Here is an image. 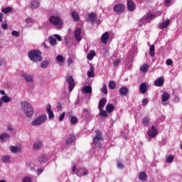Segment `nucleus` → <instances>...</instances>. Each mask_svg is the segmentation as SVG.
<instances>
[{
	"instance_id": "obj_1",
	"label": "nucleus",
	"mask_w": 182,
	"mask_h": 182,
	"mask_svg": "<svg viewBox=\"0 0 182 182\" xmlns=\"http://www.w3.org/2000/svg\"><path fill=\"white\" fill-rule=\"evenodd\" d=\"M21 105L24 114L26 117L31 119L33 116V107H32V105L26 101L21 102Z\"/></svg>"
},
{
	"instance_id": "obj_2",
	"label": "nucleus",
	"mask_w": 182,
	"mask_h": 182,
	"mask_svg": "<svg viewBox=\"0 0 182 182\" xmlns=\"http://www.w3.org/2000/svg\"><path fill=\"white\" fill-rule=\"evenodd\" d=\"M28 56L33 62H42V53L38 50H32L28 53Z\"/></svg>"
},
{
	"instance_id": "obj_3",
	"label": "nucleus",
	"mask_w": 182,
	"mask_h": 182,
	"mask_svg": "<svg viewBox=\"0 0 182 182\" xmlns=\"http://www.w3.org/2000/svg\"><path fill=\"white\" fill-rule=\"evenodd\" d=\"M48 119V116L45 114L37 117L33 122H31V126H41L43 123H45Z\"/></svg>"
},
{
	"instance_id": "obj_4",
	"label": "nucleus",
	"mask_w": 182,
	"mask_h": 182,
	"mask_svg": "<svg viewBox=\"0 0 182 182\" xmlns=\"http://www.w3.org/2000/svg\"><path fill=\"white\" fill-rule=\"evenodd\" d=\"M103 134L100 130L95 131V136L93 138V144L97 146V143L103 141Z\"/></svg>"
},
{
	"instance_id": "obj_5",
	"label": "nucleus",
	"mask_w": 182,
	"mask_h": 182,
	"mask_svg": "<svg viewBox=\"0 0 182 182\" xmlns=\"http://www.w3.org/2000/svg\"><path fill=\"white\" fill-rule=\"evenodd\" d=\"M49 22L50 23H52V25H54V26H58V25L62 26V20H60V17L58 16H50L49 18Z\"/></svg>"
},
{
	"instance_id": "obj_6",
	"label": "nucleus",
	"mask_w": 182,
	"mask_h": 182,
	"mask_svg": "<svg viewBox=\"0 0 182 182\" xmlns=\"http://www.w3.org/2000/svg\"><path fill=\"white\" fill-rule=\"evenodd\" d=\"M126 9V6L123 5L122 4H118L114 6L113 11L115 14H117V15H122L123 12H124V10Z\"/></svg>"
},
{
	"instance_id": "obj_7",
	"label": "nucleus",
	"mask_w": 182,
	"mask_h": 182,
	"mask_svg": "<svg viewBox=\"0 0 182 182\" xmlns=\"http://www.w3.org/2000/svg\"><path fill=\"white\" fill-rule=\"evenodd\" d=\"M66 82L68 83V90L70 92L75 89V79L73 76L68 75L66 77Z\"/></svg>"
},
{
	"instance_id": "obj_8",
	"label": "nucleus",
	"mask_w": 182,
	"mask_h": 182,
	"mask_svg": "<svg viewBox=\"0 0 182 182\" xmlns=\"http://www.w3.org/2000/svg\"><path fill=\"white\" fill-rule=\"evenodd\" d=\"M74 38L76 42H80L82 41V28H77L74 32Z\"/></svg>"
},
{
	"instance_id": "obj_9",
	"label": "nucleus",
	"mask_w": 182,
	"mask_h": 182,
	"mask_svg": "<svg viewBox=\"0 0 182 182\" xmlns=\"http://www.w3.org/2000/svg\"><path fill=\"white\" fill-rule=\"evenodd\" d=\"M148 136H149V137H156V136H157V129H156L154 125L148 130Z\"/></svg>"
},
{
	"instance_id": "obj_10",
	"label": "nucleus",
	"mask_w": 182,
	"mask_h": 182,
	"mask_svg": "<svg viewBox=\"0 0 182 182\" xmlns=\"http://www.w3.org/2000/svg\"><path fill=\"white\" fill-rule=\"evenodd\" d=\"M163 85H164V78L163 77H160L154 81V85L158 87H161Z\"/></svg>"
},
{
	"instance_id": "obj_11",
	"label": "nucleus",
	"mask_w": 182,
	"mask_h": 182,
	"mask_svg": "<svg viewBox=\"0 0 182 182\" xmlns=\"http://www.w3.org/2000/svg\"><path fill=\"white\" fill-rule=\"evenodd\" d=\"M46 110L48 114V119H53V117H55V114H53V112L52 111V106H50V105H47Z\"/></svg>"
},
{
	"instance_id": "obj_12",
	"label": "nucleus",
	"mask_w": 182,
	"mask_h": 182,
	"mask_svg": "<svg viewBox=\"0 0 182 182\" xmlns=\"http://www.w3.org/2000/svg\"><path fill=\"white\" fill-rule=\"evenodd\" d=\"M75 141H76V136H75L74 134H71L67 138L65 143L66 144H72V143H75Z\"/></svg>"
},
{
	"instance_id": "obj_13",
	"label": "nucleus",
	"mask_w": 182,
	"mask_h": 182,
	"mask_svg": "<svg viewBox=\"0 0 182 182\" xmlns=\"http://www.w3.org/2000/svg\"><path fill=\"white\" fill-rule=\"evenodd\" d=\"M96 18V13L92 12L88 14V18L87 19V22H91L93 25L95 23V19Z\"/></svg>"
},
{
	"instance_id": "obj_14",
	"label": "nucleus",
	"mask_w": 182,
	"mask_h": 182,
	"mask_svg": "<svg viewBox=\"0 0 182 182\" xmlns=\"http://www.w3.org/2000/svg\"><path fill=\"white\" fill-rule=\"evenodd\" d=\"M170 25V20L167 19L166 21L160 23L158 26L159 29H164V28H167Z\"/></svg>"
},
{
	"instance_id": "obj_15",
	"label": "nucleus",
	"mask_w": 182,
	"mask_h": 182,
	"mask_svg": "<svg viewBox=\"0 0 182 182\" xmlns=\"http://www.w3.org/2000/svg\"><path fill=\"white\" fill-rule=\"evenodd\" d=\"M106 103H107V100L106 98H102L100 100L99 105H98V109L99 110H102L105 106H106Z\"/></svg>"
},
{
	"instance_id": "obj_16",
	"label": "nucleus",
	"mask_w": 182,
	"mask_h": 182,
	"mask_svg": "<svg viewBox=\"0 0 182 182\" xmlns=\"http://www.w3.org/2000/svg\"><path fill=\"white\" fill-rule=\"evenodd\" d=\"M119 92L122 96H127V95L129 94V88L126 87H122L119 90Z\"/></svg>"
},
{
	"instance_id": "obj_17",
	"label": "nucleus",
	"mask_w": 182,
	"mask_h": 182,
	"mask_svg": "<svg viewBox=\"0 0 182 182\" xmlns=\"http://www.w3.org/2000/svg\"><path fill=\"white\" fill-rule=\"evenodd\" d=\"M139 90L142 95H144V93L147 92V84H146V82H142L140 85Z\"/></svg>"
},
{
	"instance_id": "obj_18",
	"label": "nucleus",
	"mask_w": 182,
	"mask_h": 182,
	"mask_svg": "<svg viewBox=\"0 0 182 182\" xmlns=\"http://www.w3.org/2000/svg\"><path fill=\"white\" fill-rule=\"evenodd\" d=\"M40 6H41V3L38 1L35 0L31 1L30 4V8L31 9H36V8H39Z\"/></svg>"
},
{
	"instance_id": "obj_19",
	"label": "nucleus",
	"mask_w": 182,
	"mask_h": 182,
	"mask_svg": "<svg viewBox=\"0 0 182 182\" xmlns=\"http://www.w3.org/2000/svg\"><path fill=\"white\" fill-rule=\"evenodd\" d=\"M108 39H109V33L108 32L104 33L101 36V42H102V43H107Z\"/></svg>"
},
{
	"instance_id": "obj_20",
	"label": "nucleus",
	"mask_w": 182,
	"mask_h": 182,
	"mask_svg": "<svg viewBox=\"0 0 182 182\" xmlns=\"http://www.w3.org/2000/svg\"><path fill=\"white\" fill-rule=\"evenodd\" d=\"M149 55L151 58H154V56H156V48L154 45H151L149 47Z\"/></svg>"
},
{
	"instance_id": "obj_21",
	"label": "nucleus",
	"mask_w": 182,
	"mask_h": 182,
	"mask_svg": "<svg viewBox=\"0 0 182 182\" xmlns=\"http://www.w3.org/2000/svg\"><path fill=\"white\" fill-rule=\"evenodd\" d=\"M134 2H133V1L132 0H129L127 1V8H128V11H134Z\"/></svg>"
},
{
	"instance_id": "obj_22",
	"label": "nucleus",
	"mask_w": 182,
	"mask_h": 182,
	"mask_svg": "<svg viewBox=\"0 0 182 182\" xmlns=\"http://www.w3.org/2000/svg\"><path fill=\"white\" fill-rule=\"evenodd\" d=\"M82 93H87L90 94L92 93V87L90 85H87L82 88Z\"/></svg>"
},
{
	"instance_id": "obj_23",
	"label": "nucleus",
	"mask_w": 182,
	"mask_h": 182,
	"mask_svg": "<svg viewBox=\"0 0 182 182\" xmlns=\"http://www.w3.org/2000/svg\"><path fill=\"white\" fill-rule=\"evenodd\" d=\"M156 15L153 14L151 13H148L145 17V21L147 23H149V22H150L151 19H153V18H155Z\"/></svg>"
},
{
	"instance_id": "obj_24",
	"label": "nucleus",
	"mask_w": 182,
	"mask_h": 182,
	"mask_svg": "<svg viewBox=\"0 0 182 182\" xmlns=\"http://www.w3.org/2000/svg\"><path fill=\"white\" fill-rule=\"evenodd\" d=\"M142 124L146 127H149V124H150V118L149 117H145L142 119Z\"/></svg>"
},
{
	"instance_id": "obj_25",
	"label": "nucleus",
	"mask_w": 182,
	"mask_h": 182,
	"mask_svg": "<svg viewBox=\"0 0 182 182\" xmlns=\"http://www.w3.org/2000/svg\"><path fill=\"white\" fill-rule=\"evenodd\" d=\"M95 56H96V52H95V50H90V52L87 54V59H88V60H92L93 58H95Z\"/></svg>"
},
{
	"instance_id": "obj_26",
	"label": "nucleus",
	"mask_w": 182,
	"mask_h": 182,
	"mask_svg": "<svg viewBox=\"0 0 182 182\" xmlns=\"http://www.w3.org/2000/svg\"><path fill=\"white\" fill-rule=\"evenodd\" d=\"M106 110L107 113H112V112L114 110V105H113L112 104H108L106 106Z\"/></svg>"
},
{
	"instance_id": "obj_27",
	"label": "nucleus",
	"mask_w": 182,
	"mask_h": 182,
	"mask_svg": "<svg viewBox=\"0 0 182 182\" xmlns=\"http://www.w3.org/2000/svg\"><path fill=\"white\" fill-rule=\"evenodd\" d=\"M169 99H170V94H168V92H164L162 94L161 100L163 102H167V100H168Z\"/></svg>"
},
{
	"instance_id": "obj_28",
	"label": "nucleus",
	"mask_w": 182,
	"mask_h": 182,
	"mask_svg": "<svg viewBox=\"0 0 182 182\" xmlns=\"http://www.w3.org/2000/svg\"><path fill=\"white\" fill-rule=\"evenodd\" d=\"M150 67L147 64H144L140 67V71L142 72V73H146L149 70V68Z\"/></svg>"
},
{
	"instance_id": "obj_29",
	"label": "nucleus",
	"mask_w": 182,
	"mask_h": 182,
	"mask_svg": "<svg viewBox=\"0 0 182 182\" xmlns=\"http://www.w3.org/2000/svg\"><path fill=\"white\" fill-rule=\"evenodd\" d=\"M71 16L73 18L74 22H77V21H79V14L76 11H73L71 13Z\"/></svg>"
},
{
	"instance_id": "obj_30",
	"label": "nucleus",
	"mask_w": 182,
	"mask_h": 182,
	"mask_svg": "<svg viewBox=\"0 0 182 182\" xmlns=\"http://www.w3.org/2000/svg\"><path fill=\"white\" fill-rule=\"evenodd\" d=\"M22 76L26 82H33V76L28 75L26 74H23Z\"/></svg>"
},
{
	"instance_id": "obj_31",
	"label": "nucleus",
	"mask_w": 182,
	"mask_h": 182,
	"mask_svg": "<svg viewBox=\"0 0 182 182\" xmlns=\"http://www.w3.org/2000/svg\"><path fill=\"white\" fill-rule=\"evenodd\" d=\"M139 178L141 181H144V180H146V178H147V173H146V172H140Z\"/></svg>"
},
{
	"instance_id": "obj_32",
	"label": "nucleus",
	"mask_w": 182,
	"mask_h": 182,
	"mask_svg": "<svg viewBox=\"0 0 182 182\" xmlns=\"http://www.w3.org/2000/svg\"><path fill=\"white\" fill-rule=\"evenodd\" d=\"M1 102H4V103H9L11 102V97L8 95H4L1 97V99L0 100Z\"/></svg>"
},
{
	"instance_id": "obj_33",
	"label": "nucleus",
	"mask_w": 182,
	"mask_h": 182,
	"mask_svg": "<svg viewBox=\"0 0 182 182\" xmlns=\"http://www.w3.org/2000/svg\"><path fill=\"white\" fill-rule=\"evenodd\" d=\"M50 63H49V60L42 61L41 63V68H42L43 69H46V68L49 66Z\"/></svg>"
},
{
	"instance_id": "obj_34",
	"label": "nucleus",
	"mask_w": 182,
	"mask_h": 182,
	"mask_svg": "<svg viewBox=\"0 0 182 182\" xmlns=\"http://www.w3.org/2000/svg\"><path fill=\"white\" fill-rule=\"evenodd\" d=\"M10 150L12 153H19V152H21V149L18 146H11L10 147Z\"/></svg>"
},
{
	"instance_id": "obj_35",
	"label": "nucleus",
	"mask_w": 182,
	"mask_h": 182,
	"mask_svg": "<svg viewBox=\"0 0 182 182\" xmlns=\"http://www.w3.org/2000/svg\"><path fill=\"white\" fill-rule=\"evenodd\" d=\"M49 41H50V45H51V46H55L56 43H58V41L56 40V38L52 36L49 37Z\"/></svg>"
},
{
	"instance_id": "obj_36",
	"label": "nucleus",
	"mask_w": 182,
	"mask_h": 182,
	"mask_svg": "<svg viewBox=\"0 0 182 182\" xmlns=\"http://www.w3.org/2000/svg\"><path fill=\"white\" fill-rule=\"evenodd\" d=\"M42 146H43L42 142L38 141L34 144L33 149L34 150H39V149L42 148Z\"/></svg>"
},
{
	"instance_id": "obj_37",
	"label": "nucleus",
	"mask_w": 182,
	"mask_h": 182,
	"mask_svg": "<svg viewBox=\"0 0 182 182\" xmlns=\"http://www.w3.org/2000/svg\"><path fill=\"white\" fill-rule=\"evenodd\" d=\"M1 161L3 163H9L11 161V157L9 156H4L1 157Z\"/></svg>"
},
{
	"instance_id": "obj_38",
	"label": "nucleus",
	"mask_w": 182,
	"mask_h": 182,
	"mask_svg": "<svg viewBox=\"0 0 182 182\" xmlns=\"http://www.w3.org/2000/svg\"><path fill=\"white\" fill-rule=\"evenodd\" d=\"M71 124H77L79 123V119L76 117H72L70 119Z\"/></svg>"
},
{
	"instance_id": "obj_39",
	"label": "nucleus",
	"mask_w": 182,
	"mask_h": 182,
	"mask_svg": "<svg viewBox=\"0 0 182 182\" xmlns=\"http://www.w3.org/2000/svg\"><path fill=\"white\" fill-rule=\"evenodd\" d=\"M109 87L112 89V90L116 89V82L114 81H109Z\"/></svg>"
},
{
	"instance_id": "obj_40",
	"label": "nucleus",
	"mask_w": 182,
	"mask_h": 182,
	"mask_svg": "<svg viewBox=\"0 0 182 182\" xmlns=\"http://www.w3.org/2000/svg\"><path fill=\"white\" fill-rule=\"evenodd\" d=\"M12 11V8L11 7H6L5 9H1V12H3V14H9V12Z\"/></svg>"
},
{
	"instance_id": "obj_41",
	"label": "nucleus",
	"mask_w": 182,
	"mask_h": 182,
	"mask_svg": "<svg viewBox=\"0 0 182 182\" xmlns=\"http://www.w3.org/2000/svg\"><path fill=\"white\" fill-rule=\"evenodd\" d=\"M91 71L87 72L88 77H95V72L93 71V67L90 68Z\"/></svg>"
},
{
	"instance_id": "obj_42",
	"label": "nucleus",
	"mask_w": 182,
	"mask_h": 182,
	"mask_svg": "<svg viewBox=\"0 0 182 182\" xmlns=\"http://www.w3.org/2000/svg\"><path fill=\"white\" fill-rule=\"evenodd\" d=\"M173 160H174V156L169 155L168 156H166V163H173Z\"/></svg>"
},
{
	"instance_id": "obj_43",
	"label": "nucleus",
	"mask_w": 182,
	"mask_h": 182,
	"mask_svg": "<svg viewBox=\"0 0 182 182\" xmlns=\"http://www.w3.org/2000/svg\"><path fill=\"white\" fill-rule=\"evenodd\" d=\"M56 60L62 63V62H65V58H63V55H58L56 57Z\"/></svg>"
},
{
	"instance_id": "obj_44",
	"label": "nucleus",
	"mask_w": 182,
	"mask_h": 182,
	"mask_svg": "<svg viewBox=\"0 0 182 182\" xmlns=\"http://www.w3.org/2000/svg\"><path fill=\"white\" fill-rule=\"evenodd\" d=\"M1 28L4 30L8 29V21L6 20H4L1 23Z\"/></svg>"
},
{
	"instance_id": "obj_45",
	"label": "nucleus",
	"mask_w": 182,
	"mask_h": 182,
	"mask_svg": "<svg viewBox=\"0 0 182 182\" xmlns=\"http://www.w3.org/2000/svg\"><path fill=\"white\" fill-rule=\"evenodd\" d=\"M11 35L12 36H16V38H19L21 36V33L19 31H13Z\"/></svg>"
},
{
	"instance_id": "obj_46",
	"label": "nucleus",
	"mask_w": 182,
	"mask_h": 182,
	"mask_svg": "<svg viewBox=\"0 0 182 182\" xmlns=\"http://www.w3.org/2000/svg\"><path fill=\"white\" fill-rule=\"evenodd\" d=\"M5 139H9V134L4 133L0 135V140H5Z\"/></svg>"
},
{
	"instance_id": "obj_47",
	"label": "nucleus",
	"mask_w": 182,
	"mask_h": 182,
	"mask_svg": "<svg viewBox=\"0 0 182 182\" xmlns=\"http://www.w3.org/2000/svg\"><path fill=\"white\" fill-rule=\"evenodd\" d=\"M38 161H40V163H45L46 161V155L41 156L38 159Z\"/></svg>"
},
{
	"instance_id": "obj_48",
	"label": "nucleus",
	"mask_w": 182,
	"mask_h": 182,
	"mask_svg": "<svg viewBox=\"0 0 182 182\" xmlns=\"http://www.w3.org/2000/svg\"><path fill=\"white\" fill-rule=\"evenodd\" d=\"M100 116H103L104 117H107V112L103 110V109H100Z\"/></svg>"
},
{
	"instance_id": "obj_49",
	"label": "nucleus",
	"mask_w": 182,
	"mask_h": 182,
	"mask_svg": "<svg viewBox=\"0 0 182 182\" xmlns=\"http://www.w3.org/2000/svg\"><path fill=\"white\" fill-rule=\"evenodd\" d=\"M84 170L85 168H79L77 171V176H78V177H82L83 176L82 171H83Z\"/></svg>"
},
{
	"instance_id": "obj_50",
	"label": "nucleus",
	"mask_w": 182,
	"mask_h": 182,
	"mask_svg": "<svg viewBox=\"0 0 182 182\" xmlns=\"http://www.w3.org/2000/svg\"><path fill=\"white\" fill-rule=\"evenodd\" d=\"M102 92L104 95H107V87H106V84H104L102 88Z\"/></svg>"
},
{
	"instance_id": "obj_51",
	"label": "nucleus",
	"mask_w": 182,
	"mask_h": 182,
	"mask_svg": "<svg viewBox=\"0 0 182 182\" xmlns=\"http://www.w3.org/2000/svg\"><path fill=\"white\" fill-rule=\"evenodd\" d=\"M22 182H32V179L29 176H26L23 178Z\"/></svg>"
},
{
	"instance_id": "obj_52",
	"label": "nucleus",
	"mask_w": 182,
	"mask_h": 182,
	"mask_svg": "<svg viewBox=\"0 0 182 182\" xmlns=\"http://www.w3.org/2000/svg\"><path fill=\"white\" fill-rule=\"evenodd\" d=\"M65 114H66V113L63 112L60 117H59V122H63V119H65Z\"/></svg>"
},
{
	"instance_id": "obj_53",
	"label": "nucleus",
	"mask_w": 182,
	"mask_h": 182,
	"mask_svg": "<svg viewBox=\"0 0 182 182\" xmlns=\"http://www.w3.org/2000/svg\"><path fill=\"white\" fill-rule=\"evenodd\" d=\"M121 60L120 59H116L114 62V66H119V64L120 63Z\"/></svg>"
},
{
	"instance_id": "obj_54",
	"label": "nucleus",
	"mask_w": 182,
	"mask_h": 182,
	"mask_svg": "<svg viewBox=\"0 0 182 182\" xmlns=\"http://www.w3.org/2000/svg\"><path fill=\"white\" fill-rule=\"evenodd\" d=\"M149 103V100L147 98H145L142 100V105L144 106H146V105H147Z\"/></svg>"
},
{
	"instance_id": "obj_55",
	"label": "nucleus",
	"mask_w": 182,
	"mask_h": 182,
	"mask_svg": "<svg viewBox=\"0 0 182 182\" xmlns=\"http://www.w3.org/2000/svg\"><path fill=\"white\" fill-rule=\"evenodd\" d=\"M166 65H168V66H170L171 65H173V60L171 59H168L166 60Z\"/></svg>"
},
{
	"instance_id": "obj_56",
	"label": "nucleus",
	"mask_w": 182,
	"mask_h": 182,
	"mask_svg": "<svg viewBox=\"0 0 182 182\" xmlns=\"http://www.w3.org/2000/svg\"><path fill=\"white\" fill-rule=\"evenodd\" d=\"M117 167L119 168H123L124 167V166L123 165V164H122V162H118L117 163Z\"/></svg>"
},
{
	"instance_id": "obj_57",
	"label": "nucleus",
	"mask_w": 182,
	"mask_h": 182,
	"mask_svg": "<svg viewBox=\"0 0 182 182\" xmlns=\"http://www.w3.org/2000/svg\"><path fill=\"white\" fill-rule=\"evenodd\" d=\"M54 36L56 38V39H58L59 41V42H60L62 41V37H60V36H59L58 34H55Z\"/></svg>"
},
{
	"instance_id": "obj_58",
	"label": "nucleus",
	"mask_w": 182,
	"mask_h": 182,
	"mask_svg": "<svg viewBox=\"0 0 182 182\" xmlns=\"http://www.w3.org/2000/svg\"><path fill=\"white\" fill-rule=\"evenodd\" d=\"M72 58H68V66H70V65H72Z\"/></svg>"
},
{
	"instance_id": "obj_59",
	"label": "nucleus",
	"mask_w": 182,
	"mask_h": 182,
	"mask_svg": "<svg viewBox=\"0 0 182 182\" xmlns=\"http://www.w3.org/2000/svg\"><path fill=\"white\" fill-rule=\"evenodd\" d=\"M2 19H4V14L0 13V22H2Z\"/></svg>"
},
{
	"instance_id": "obj_60",
	"label": "nucleus",
	"mask_w": 182,
	"mask_h": 182,
	"mask_svg": "<svg viewBox=\"0 0 182 182\" xmlns=\"http://www.w3.org/2000/svg\"><path fill=\"white\" fill-rule=\"evenodd\" d=\"M43 171V169H42V168H38V174H42Z\"/></svg>"
},
{
	"instance_id": "obj_61",
	"label": "nucleus",
	"mask_w": 182,
	"mask_h": 182,
	"mask_svg": "<svg viewBox=\"0 0 182 182\" xmlns=\"http://www.w3.org/2000/svg\"><path fill=\"white\" fill-rule=\"evenodd\" d=\"M8 130H9L10 132H12L14 130V128L12 127V126L9 125L8 127Z\"/></svg>"
},
{
	"instance_id": "obj_62",
	"label": "nucleus",
	"mask_w": 182,
	"mask_h": 182,
	"mask_svg": "<svg viewBox=\"0 0 182 182\" xmlns=\"http://www.w3.org/2000/svg\"><path fill=\"white\" fill-rule=\"evenodd\" d=\"M165 4L167 6L170 5V0H165Z\"/></svg>"
},
{
	"instance_id": "obj_63",
	"label": "nucleus",
	"mask_w": 182,
	"mask_h": 182,
	"mask_svg": "<svg viewBox=\"0 0 182 182\" xmlns=\"http://www.w3.org/2000/svg\"><path fill=\"white\" fill-rule=\"evenodd\" d=\"M76 170H77V168L76 167V166H74L73 167V173H75V171H76Z\"/></svg>"
},
{
	"instance_id": "obj_64",
	"label": "nucleus",
	"mask_w": 182,
	"mask_h": 182,
	"mask_svg": "<svg viewBox=\"0 0 182 182\" xmlns=\"http://www.w3.org/2000/svg\"><path fill=\"white\" fill-rule=\"evenodd\" d=\"M0 94H1V95H3L4 96H5V95H6V94H5V91H4V90H0Z\"/></svg>"
}]
</instances>
